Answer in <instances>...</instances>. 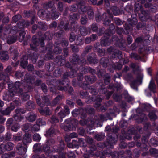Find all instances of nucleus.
I'll return each mask as SVG.
<instances>
[{
  "label": "nucleus",
  "mask_w": 158,
  "mask_h": 158,
  "mask_svg": "<svg viewBox=\"0 0 158 158\" xmlns=\"http://www.w3.org/2000/svg\"><path fill=\"white\" fill-rule=\"evenodd\" d=\"M130 67L133 69L134 73L137 74L136 79L132 81L130 83L131 87L134 89L137 90V85L142 84L143 77V74L140 73L141 69L140 67L137 64L131 63L130 64Z\"/></svg>",
  "instance_id": "f257e3e1"
},
{
  "label": "nucleus",
  "mask_w": 158,
  "mask_h": 158,
  "mask_svg": "<svg viewBox=\"0 0 158 158\" xmlns=\"http://www.w3.org/2000/svg\"><path fill=\"white\" fill-rule=\"evenodd\" d=\"M32 43L33 44H30V46L31 48V59L33 62H35L36 59L38 58V55L36 52L37 49L36 46L40 44L41 47H43L44 45V40L43 37H41L40 39H37L35 36L32 38Z\"/></svg>",
  "instance_id": "f03ea898"
},
{
  "label": "nucleus",
  "mask_w": 158,
  "mask_h": 158,
  "mask_svg": "<svg viewBox=\"0 0 158 158\" xmlns=\"http://www.w3.org/2000/svg\"><path fill=\"white\" fill-rule=\"evenodd\" d=\"M69 75L68 73H65L63 75V80H57L55 81V86L59 90L66 91L67 88L66 86H63L64 85V82L65 79H67Z\"/></svg>",
  "instance_id": "7ed1b4c3"
},
{
  "label": "nucleus",
  "mask_w": 158,
  "mask_h": 158,
  "mask_svg": "<svg viewBox=\"0 0 158 158\" xmlns=\"http://www.w3.org/2000/svg\"><path fill=\"white\" fill-rule=\"evenodd\" d=\"M70 60L71 63L74 64V66L77 64H85L87 63L85 59L81 58H80L79 56L76 54H73L72 56L70 58Z\"/></svg>",
  "instance_id": "20e7f679"
},
{
  "label": "nucleus",
  "mask_w": 158,
  "mask_h": 158,
  "mask_svg": "<svg viewBox=\"0 0 158 158\" xmlns=\"http://www.w3.org/2000/svg\"><path fill=\"white\" fill-rule=\"evenodd\" d=\"M33 149L35 152L37 154L33 155L32 158H43L44 157H46L44 156V152L41 151V146L40 144H35L33 146Z\"/></svg>",
  "instance_id": "39448f33"
},
{
  "label": "nucleus",
  "mask_w": 158,
  "mask_h": 158,
  "mask_svg": "<svg viewBox=\"0 0 158 158\" xmlns=\"http://www.w3.org/2000/svg\"><path fill=\"white\" fill-rule=\"evenodd\" d=\"M123 152L121 151L118 152H107V150H104L103 152V154L104 157H109L111 156L112 157H123Z\"/></svg>",
  "instance_id": "423d86ee"
},
{
  "label": "nucleus",
  "mask_w": 158,
  "mask_h": 158,
  "mask_svg": "<svg viewBox=\"0 0 158 158\" xmlns=\"http://www.w3.org/2000/svg\"><path fill=\"white\" fill-rule=\"evenodd\" d=\"M116 137H113L111 135L108 134L107 138V143L108 144H106V146L111 148H113V146L116 144L118 139L116 135Z\"/></svg>",
  "instance_id": "0eeeda50"
},
{
  "label": "nucleus",
  "mask_w": 158,
  "mask_h": 158,
  "mask_svg": "<svg viewBox=\"0 0 158 158\" xmlns=\"http://www.w3.org/2000/svg\"><path fill=\"white\" fill-rule=\"evenodd\" d=\"M118 39V38L115 35L113 36L112 40L109 38L103 37L101 39V43L102 45L106 46L110 45L112 41H117Z\"/></svg>",
  "instance_id": "6e6552de"
},
{
  "label": "nucleus",
  "mask_w": 158,
  "mask_h": 158,
  "mask_svg": "<svg viewBox=\"0 0 158 158\" xmlns=\"http://www.w3.org/2000/svg\"><path fill=\"white\" fill-rule=\"evenodd\" d=\"M113 17V15L111 14L103 13L102 16V20L104 22L103 24L106 26L109 25Z\"/></svg>",
  "instance_id": "1a4fd4ad"
},
{
  "label": "nucleus",
  "mask_w": 158,
  "mask_h": 158,
  "mask_svg": "<svg viewBox=\"0 0 158 158\" xmlns=\"http://www.w3.org/2000/svg\"><path fill=\"white\" fill-rule=\"evenodd\" d=\"M87 59L90 64H95L98 61L96 55L94 53H92L89 55L87 56Z\"/></svg>",
  "instance_id": "9d476101"
},
{
  "label": "nucleus",
  "mask_w": 158,
  "mask_h": 158,
  "mask_svg": "<svg viewBox=\"0 0 158 158\" xmlns=\"http://www.w3.org/2000/svg\"><path fill=\"white\" fill-rule=\"evenodd\" d=\"M16 148L18 151L17 152L19 155H22L26 153L27 148V146H23L21 144L19 143Z\"/></svg>",
  "instance_id": "9b49d317"
},
{
  "label": "nucleus",
  "mask_w": 158,
  "mask_h": 158,
  "mask_svg": "<svg viewBox=\"0 0 158 158\" xmlns=\"http://www.w3.org/2000/svg\"><path fill=\"white\" fill-rule=\"evenodd\" d=\"M87 112L86 109H84L83 108L81 109L80 110L78 109L74 110L72 112V114L74 117H77L78 115L81 114V115L83 117L85 116V114Z\"/></svg>",
  "instance_id": "f8f14e48"
},
{
  "label": "nucleus",
  "mask_w": 158,
  "mask_h": 158,
  "mask_svg": "<svg viewBox=\"0 0 158 158\" xmlns=\"http://www.w3.org/2000/svg\"><path fill=\"white\" fill-rule=\"evenodd\" d=\"M135 9L136 11L140 10L141 13L143 16H142V17H144L146 18H148L149 17L148 12V11L144 10H143L142 7L140 5L136 4L135 6Z\"/></svg>",
  "instance_id": "ddd939ff"
},
{
  "label": "nucleus",
  "mask_w": 158,
  "mask_h": 158,
  "mask_svg": "<svg viewBox=\"0 0 158 158\" xmlns=\"http://www.w3.org/2000/svg\"><path fill=\"white\" fill-rule=\"evenodd\" d=\"M37 115L32 112L29 113L26 116V119L29 122H33L37 118Z\"/></svg>",
  "instance_id": "4468645a"
},
{
  "label": "nucleus",
  "mask_w": 158,
  "mask_h": 158,
  "mask_svg": "<svg viewBox=\"0 0 158 158\" xmlns=\"http://www.w3.org/2000/svg\"><path fill=\"white\" fill-rule=\"evenodd\" d=\"M52 46L48 45L46 47L47 50H48V52L45 56L46 59L50 60L53 58V52Z\"/></svg>",
  "instance_id": "2eb2a0df"
},
{
  "label": "nucleus",
  "mask_w": 158,
  "mask_h": 158,
  "mask_svg": "<svg viewBox=\"0 0 158 158\" xmlns=\"http://www.w3.org/2000/svg\"><path fill=\"white\" fill-rule=\"evenodd\" d=\"M15 108V107L14 106H11L7 107L5 110H2L1 108L0 111L2 115H8Z\"/></svg>",
  "instance_id": "dca6fc26"
},
{
  "label": "nucleus",
  "mask_w": 158,
  "mask_h": 158,
  "mask_svg": "<svg viewBox=\"0 0 158 158\" xmlns=\"http://www.w3.org/2000/svg\"><path fill=\"white\" fill-rule=\"evenodd\" d=\"M0 59L3 62L8 60L9 59L8 52L7 51H2L0 52Z\"/></svg>",
  "instance_id": "f3484780"
},
{
  "label": "nucleus",
  "mask_w": 158,
  "mask_h": 158,
  "mask_svg": "<svg viewBox=\"0 0 158 158\" xmlns=\"http://www.w3.org/2000/svg\"><path fill=\"white\" fill-rule=\"evenodd\" d=\"M81 69H79L80 73L78 74L77 79L79 81H81L83 79V74H85L87 73L86 70H85L86 68L83 66H81Z\"/></svg>",
  "instance_id": "a211bd4d"
},
{
  "label": "nucleus",
  "mask_w": 158,
  "mask_h": 158,
  "mask_svg": "<svg viewBox=\"0 0 158 158\" xmlns=\"http://www.w3.org/2000/svg\"><path fill=\"white\" fill-rule=\"evenodd\" d=\"M43 151L42 152H43L45 153L44 156H46V157H44L43 158H46L47 157L51 156V153H50V147L48 145L47 143L44 145L43 147Z\"/></svg>",
  "instance_id": "6ab92c4d"
},
{
  "label": "nucleus",
  "mask_w": 158,
  "mask_h": 158,
  "mask_svg": "<svg viewBox=\"0 0 158 158\" xmlns=\"http://www.w3.org/2000/svg\"><path fill=\"white\" fill-rule=\"evenodd\" d=\"M31 136L28 134H25L23 136V144L27 146L28 143H30L31 142Z\"/></svg>",
  "instance_id": "aec40b11"
},
{
  "label": "nucleus",
  "mask_w": 158,
  "mask_h": 158,
  "mask_svg": "<svg viewBox=\"0 0 158 158\" xmlns=\"http://www.w3.org/2000/svg\"><path fill=\"white\" fill-rule=\"evenodd\" d=\"M55 61L57 63V65L59 66L63 65L65 62L64 58H63L61 56H57L56 59Z\"/></svg>",
  "instance_id": "412c9836"
},
{
  "label": "nucleus",
  "mask_w": 158,
  "mask_h": 158,
  "mask_svg": "<svg viewBox=\"0 0 158 158\" xmlns=\"http://www.w3.org/2000/svg\"><path fill=\"white\" fill-rule=\"evenodd\" d=\"M35 104L32 101H29L27 102L26 105V108L27 110H33L35 109Z\"/></svg>",
  "instance_id": "4be33fe9"
},
{
  "label": "nucleus",
  "mask_w": 158,
  "mask_h": 158,
  "mask_svg": "<svg viewBox=\"0 0 158 158\" xmlns=\"http://www.w3.org/2000/svg\"><path fill=\"white\" fill-rule=\"evenodd\" d=\"M99 45V43H97L95 44L94 47L95 50L97 52L98 55L100 56H104L105 55V50L104 49L98 48V46Z\"/></svg>",
  "instance_id": "5701e85b"
},
{
  "label": "nucleus",
  "mask_w": 158,
  "mask_h": 158,
  "mask_svg": "<svg viewBox=\"0 0 158 158\" xmlns=\"http://www.w3.org/2000/svg\"><path fill=\"white\" fill-rule=\"evenodd\" d=\"M8 85L10 95L11 97H13L16 94V91H14V85L13 83H9L8 84Z\"/></svg>",
  "instance_id": "b1692460"
},
{
  "label": "nucleus",
  "mask_w": 158,
  "mask_h": 158,
  "mask_svg": "<svg viewBox=\"0 0 158 158\" xmlns=\"http://www.w3.org/2000/svg\"><path fill=\"white\" fill-rule=\"evenodd\" d=\"M158 115V112L156 110H154L149 112L148 116L150 119L154 120L157 118Z\"/></svg>",
  "instance_id": "393cba45"
},
{
  "label": "nucleus",
  "mask_w": 158,
  "mask_h": 158,
  "mask_svg": "<svg viewBox=\"0 0 158 158\" xmlns=\"http://www.w3.org/2000/svg\"><path fill=\"white\" fill-rule=\"evenodd\" d=\"M21 84L19 81L16 82L14 84V91H16V94L18 92L21 93L23 91L22 89L20 88Z\"/></svg>",
  "instance_id": "a878e982"
},
{
  "label": "nucleus",
  "mask_w": 158,
  "mask_h": 158,
  "mask_svg": "<svg viewBox=\"0 0 158 158\" xmlns=\"http://www.w3.org/2000/svg\"><path fill=\"white\" fill-rule=\"evenodd\" d=\"M27 57L25 55H23V57L21 58L20 65L23 68H25L28 64L27 61Z\"/></svg>",
  "instance_id": "bb28decb"
},
{
  "label": "nucleus",
  "mask_w": 158,
  "mask_h": 158,
  "mask_svg": "<svg viewBox=\"0 0 158 158\" xmlns=\"http://www.w3.org/2000/svg\"><path fill=\"white\" fill-rule=\"evenodd\" d=\"M29 22L27 21H23L19 22L17 23L18 27L20 29L24 27H26L29 25Z\"/></svg>",
  "instance_id": "cd10ccee"
},
{
  "label": "nucleus",
  "mask_w": 158,
  "mask_h": 158,
  "mask_svg": "<svg viewBox=\"0 0 158 158\" xmlns=\"http://www.w3.org/2000/svg\"><path fill=\"white\" fill-rule=\"evenodd\" d=\"M15 152L14 151L9 152L8 153H5L2 155V158H10L14 157L15 156Z\"/></svg>",
  "instance_id": "c85d7f7f"
},
{
  "label": "nucleus",
  "mask_w": 158,
  "mask_h": 158,
  "mask_svg": "<svg viewBox=\"0 0 158 158\" xmlns=\"http://www.w3.org/2000/svg\"><path fill=\"white\" fill-rule=\"evenodd\" d=\"M80 27L77 22L75 21L73 22L71 25V30L72 31L76 32L77 30Z\"/></svg>",
  "instance_id": "c756f323"
},
{
  "label": "nucleus",
  "mask_w": 158,
  "mask_h": 158,
  "mask_svg": "<svg viewBox=\"0 0 158 158\" xmlns=\"http://www.w3.org/2000/svg\"><path fill=\"white\" fill-rule=\"evenodd\" d=\"M79 31L81 35L83 36H85L88 34V30L85 27L82 26H80Z\"/></svg>",
  "instance_id": "7c9ffc66"
},
{
  "label": "nucleus",
  "mask_w": 158,
  "mask_h": 158,
  "mask_svg": "<svg viewBox=\"0 0 158 158\" xmlns=\"http://www.w3.org/2000/svg\"><path fill=\"white\" fill-rule=\"evenodd\" d=\"M55 47L54 49V52L56 54L60 53H61L62 50L61 48V46L59 43H55Z\"/></svg>",
  "instance_id": "2f4dec72"
},
{
  "label": "nucleus",
  "mask_w": 158,
  "mask_h": 158,
  "mask_svg": "<svg viewBox=\"0 0 158 158\" xmlns=\"http://www.w3.org/2000/svg\"><path fill=\"white\" fill-rule=\"evenodd\" d=\"M102 98L100 96H97L95 99L96 102L94 104V107L96 108L98 107L101 105L100 103L102 101Z\"/></svg>",
  "instance_id": "473e14b6"
},
{
  "label": "nucleus",
  "mask_w": 158,
  "mask_h": 158,
  "mask_svg": "<svg viewBox=\"0 0 158 158\" xmlns=\"http://www.w3.org/2000/svg\"><path fill=\"white\" fill-rule=\"evenodd\" d=\"M137 23V20L136 18H133L132 19H128L127 21V23L131 27H133L136 25Z\"/></svg>",
  "instance_id": "72a5a7b5"
},
{
  "label": "nucleus",
  "mask_w": 158,
  "mask_h": 158,
  "mask_svg": "<svg viewBox=\"0 0 158 158\" xmlns=\"http://www.w3.org/2000/svg\"><path fill=\"white\" fill-rule=\"evenodd\" d=\"M56 134V131L54 128L51 127L46 132V136L49 137Z\"/></svg>",
  "instance_id": "f704fd0d"
},
{
  "label": "nucleus",
  "mask_w": 158,
  "mask_h": 158,
  "mask_svg": "<svg viewBox=\"0 0 158 158\" xmlns=\"http://www.w3.org/2000/svg\"><path fill=\"white\" fill-rule=\"evenodd\" d=\"M52 13L51 15V18L53 19H57L59 17V14L58 12H57L55 9H52L51 10Z\"/></svg>",
  "instance_id": "c9c22d12"
},
{
  "label": "nucleus",
  "mask_w": 158,
  "mask_h": 158,
  "mask_svg": "<svg viewBox=\"0 0 158 158\" xmlns=\"http://www.w3.org/2000/svg\"><path fill=\"white\" fill-rule=\"evenodd\" d=\"M108 62V59L105 57L101 58L100 60V63L102 66L104 68H106L107 63Z\"/></svg>",
  "instance_id": "e433bc0d"
},
{
  "label": "nucleus",
  "mask_w": 158,
  "mask_h": 158,
  "mask_svg": "<svg viewBox=\"0 0 158 158\" xmlns=\"http://www.w3.org/2000/svg\"><path fill=\"white\" fill-rule=\"evenodd\" d=\"M10 53L13 55L14 57L13 58L14 60H15L16 57L18 56V54L16 50L14 49L12 47L10 48Z\"/></svg>",
  "instance_id": "4c0bfd02"
},
{
  "label": "nucleus",
  "mask_w": 158,
  "mask_h": 158,
  "mask_svg": "<svg viewBox=\"0 0 158 158\" xmlns=\"http://www.w3.org/2000/svg\"><path fill=\"white\" fill-rule=\"evenodd\" d=\"M4 144L6 150L9 151L13 149L14 145L11 142H9Z\"/></svg>",
  "instance_id": "58836bf2"
},
{
  "label": "nucleus",
  "mask_w": 158,
  "mask_h": 158,
  "mask_svg": "<svg viewBox=\"0 0 158 158\" xmlns=\"http://www.w3.org/2000/svg\"><path fill=\"white\" fill-rule=\"evenodd\" d=\"M87 14L89 19H91L94 17V14L92 9L90 7H89Z\"/></svg>",
  "instance_id": "ea45409f"
},
{
  "label": "nucleus",
  "mask_w": 158,
  "mask_h": 158,
  "mask_svg": "<svg viewBox=\"0 0 158 158\" xmlns=\"http://www.w3.org/2000/svg\"><path fill=\"white\" fill-rule=\"evenodd\" d=\"M65 23L64 22H61L60 23V24L63 25H64V29L66 31H68L69 30L70 28L69 27V23L68 20L66 21V19L65 20Z\"/></svg>",
  "instance_id": "a19ab883"
},
{
  "label": "nucleus",
  "mask_w": 158,
  "mask_h": 158,
  "mask_svg": "<svg viewBox=\"0 0 158 158\" xmlns=\"http://www.w3.org/2000/svg\"><path fill=\"white\" fill-rule=\"evenodd\" d=\"M63 98V97L61 95H58L57 96L52 102V104L53 105H55L58 103H59L60 100Z\"/></svg>",
  "instance_id": "79ce46f5"
},
{
  "label": "nucleus",
  "mask_w": 158,
  "mask_h": 158,
  "mask_svg": "<svg viewBox=\"0 0 158 158\" xmlns=\"http://www.w3.org/2000/svg\"><path fill=\"white\" fill-rule=\"evenodd\" d=\"M148 88L150 90L154 92V90L156 89V86L152 79L151 81L150 82Z\"/></svg>",
  "instance_id": "37998d69"
},
{
  "label": "nucleus",
  "mask_w": 158,
  "mask_h": 158,
  "mask_svg": "<svg viewBox=\"0 0 158 158\" xmlns=\"http://www.w3.org/2000/svg\"><path fill=\"white\" fill-rule=\"evenodd\" d=\"M54 5L53 2L50 1L48 3H44L43 4V7L46 9L51 8Z\"/></svg>",
  "instance_id": "c03bdc74"
},
{
  "label": "nucleus",
  "mask_w": 158,
  "mask_h": 158,
  "mask_svg": "<svg viewBox=\"0 0 158 158\" xmlns=\"http://www.w3.org/2000/svg\"><path fill=\"white\" fill-rule=\"evenodd\" d=\"M98 92L100 94H104L107 91V89L105 87V85L103 84H102L100 85V87L98 89Z\"/></svg>",
  "instance_id": "a18cd8bd"
},
{
  "label": "nucleus",
  "mask_w": 158,
  "mask_h": 158,
  "mask_svg": "<svg viewBox=\"0 0 158 158\" xmlns=\"http://www.w3.org/2000/svg\"><path fill=\"white\" fill-rule=\"evenodd\" d=\"M17 39V37L15 36H12L9 37L7 40V43L9 44H11L15 43Z\"/></svg>",
  "instance_id": "49530a36"
},
{
  "label": "nucleus",
  "mask_w": 158,
  "mask_h": 158,
  "mask_svg": "<svg viewBox=\"0 0 158 158\" xmlns=\"http://www.w3.org/2000/svg\"><path fill=\"white\" fill-rule=\"evenodd\" d=\"M75 43L77 45H81L83 44V41L81 36H78L75 40Z\"/></svg>",
  "instance_id": "de8ad7c7"
},
{
  "label": "nucleus",
  "mask_w": 158,
  "mask_h": 158,
  "mask_svg": "<svg viewBox=\"0 0 158 158\" xmlns=\"http://www.w3.org/2000/svg\"><path fill=\"white\" fill-rule=\"evenodd\" d=\"M111 11L114 15H117L120 13V11L119 9L117 7L114 6L112 7Z\"/></svg>",
  "instance_id": "09e8293b"
},
{
  "label": "nucleus",
  "mask_w": 158,
  "mask_h": 158,
  "mask_svg": "<svg viewBox=\"0 0 158 158\" xmlns=\"http://www.w3.org/2000/svg\"><path fill=\"white\" fill-rule=\"evenodd\" d=\"M13 117L16 121L18 122L21 121L24 119L23 116H21L20 114H17L16 113L14 115Z\"/></svg>",
  "instance_id": "8fccbe9b"
},
{
  "label": "nucleus",
  "mask_w": 158,
  "mask_h": 158,
  "mask_svg": "<svg viewBox=\"0 0 158 158\" xmlns=\"http://www.w3.org/2000/svg\"><path fill=\"white\" fill-rule=\"evenodd\" d=\"M124 27L125 30L126 31H124V34H128L129 32L131 31V28L132 27H131V26L128 24V23H127L125 24Z\"/></svg>",
  "instance_id": "3c124183"
},
{
  "label": "nucleus",
  "mask_w": 158,
  "mask_h": 158,
  "mask_svg": "<svg viewBox=\"0 0 158 158\" xmlns=\"http://www.w3.org/2000/svg\"><path fill=\"white\" fill-rule=\"evenodd\" d=\"M144 143L143 144H141V143L140 142H137L136 143V146L138 147H141L142 148V146L143 145V147L144 149L145 150H148V147L145 144V143H147L148 140L147 139H144Z\"/></svg>",
  "instance_id": "603ef678"
},
{
  "label": "nucleus",
  "mask_w": 158,
  "mask_h": 158,
  "mask_svg": "<svg viewBox=\"0 0 158 158\" xmlns=\"http://www.w3.org/2000/svg\"><path fill=\"white\" fill-rule=\"evenodd\" d=\"M62 72V71L60 68H57L54 71L53 75L56 77H59L61 75Z\"/></svg>",
  "instance_id": "864d4df0"
},
{
  "label": "nucleus",
  "mask_w": 158,
  "mask_h": 158,
  "mask_svg": "<svg viewBox=\"0 0 158 158\" xmlns=\"http://www.w3.org/2000/svg\"><path fill=\"white\" fill-rule=\"evenodd\" d=\"M78 6L77 5H73L69 6L68 7L66 8V9H68L70 11H76L77 10Z\"/></svg>",
  "instance_id": "5fc2aeb1"
},
{
  "label": "nucleus",
  "mask_w": 158,
  "mask_h": 158,
  "mask_svg": "<svg viewBox=\"0 0 158 158\" xmlns=\"http://www.w3.org/2000/svg\"><path fill=\"white\" fill-rule=\"evenodd\" d=\"M110 77L108 74H107L104 76V80L105 84L108 85L110 81Z\"/></svg>",
  "instance_id": "6e6d98bb"
},
{
  "label": "nucleus",
  "mask_w": 158,
  "mask_h": 158,
  "mask_svg": "<svg viewBox=\"0 0 158 158\" xmlns=\"http://www.w3.org/2000/svg\"><path fill=\"white\" fill-rule=\"evenodd\" d=\"M93 47L91 45H88L86 46L84 48L83 53L84 54H88L92 50Z\"/></svg>",
  "instance_id": "4d7b16f0"
},
{
  "label": "nucleus",
  "mask_w": 158,
  "mask_h": 158,
  "mask_svg": "<svg viewBox=\"0 0 158 158\" xmlns=\"http://www.w3.org/2000/svg\"><path fill=\"white\" fill-rule=\"evenodd\" d=\"M66 157L65 154H64L63 152H60L59 154V156L57 155H53L51 157V158H65Z\"/></svg>",
  "instance_id": "13d9d810"
},
{
  "label": "nucleus",
  "mask_w": 158,
  "mask_h": 158,
  "mask_svg": "<svg viewBox=\"0 0 158 158\" xmlns=\"http://www.w3.org/2000/svg\"><path fill=\"white\" fill-rule=\"evenodd\" d=\"M130 56L131 58L134 59L136 60H139L141 58V57L137 54L135 53H132L130 54Z\"/></svg>",
  "instance_id": "bf43d9fd"
},
{
  "label": "nucleus",
  "mask_w": 158,
  "mask_h": 158,
  "mask_svg": "<svg viewBox=\"0 0 158 158\" xmlns=\"http://www.w3.org/2000/svg\"><path fill=\"white\" fill-rule=\"evenodd\" d=\"M123 96H124V98L128 102H130L133 100V98L129 96L127 93H125L122 94Z\"/></svg>",
  "instance_id": "052dcab7"
},
{
  "label": "nucleus",
  "mask_w": 158,
  "mask_h": 158,
  "mask_svg": "<svg viewBox=\"0 0 158 158\" xmlns=\"http://www.w3.org/2000/svg\"><path fill=\"white\" fill-rule=\"evenodd\" d=\"M59 44L60 46L63 47L67 46L68 45V42L65 39L63 38L61 40L60 43Z\"/></svg>",
  "instance_id": "680f3d73"
},
{
  "label": "nucleus",
  "mask_w": 158,
  "mask_h": 158,
  "mask_svg": "<svg viewBox=\"0 0 158 158\" xmlns=\"http://www.w3.org/2000/svg\"><path fill=\"white\" fill-rule=\"evenodd\" d=\"M12 68L11 66H8L7 68L4 70V73L5 75H10L11 73Z\"/></svg>",
  "instance_id": "e2e57ef3"
},
{
  "label": "nucleus",
  "mask_w": 158,
  "mask_h": 158,
  "mask_svg": "<svg viewBox=\"0 0 158 158\" xmlns=\"http://www.w3.org/2000/svg\"><path fill=\"white\" fill-rule=\"evenodd\" d=\"M80 95L82 98H88V94L87 91H81L80 93Z\"/></svg>",
  "instance_id": "0e129e2a"
},
{
  "label": "nucleus",
  "mask_w": 158,
  "mask_h": 158,
  "mask_svg": "<svg viewBox=\"0 0 158 158\" xmlns=\"http://www.w3.org/2000/svg\"><path fill=\"white\" fill-rule=\"evenodd\" d=\"M87 18L86 15H83L81 16L80 19L81 24L82 25H85L86 24L87 22Z\"/></svg>",
  "instance_id": "69168bd1"
},
{
  "label": "nucleus",
  "mask_w": 158,
  "mask_h": 158,
  "mask_svg": "<svg viewBox=\"0 0 158 158\" xmlns=\"http://www.w3.org/2000/svg\"><path fill=\"white\" fill-rule=\"evenodd\" d=\"M38 28L39 29L46 30L47 28L46 25L43 22H39L38 24Z\"/></svg>",
  "instance_id": "338daca9"
},
{
  "label": "nucleus",
  "mask_w": 158,
  "mask_h": 158,
  "mask_svg": "<svg viewBox=\"0 0 158 158\" xmlns=\"http://www.w3.org/2000/svg\"><path fill=\"white\" fill-rule=\"evenodd\" d=\"M51 120L52 124L57 123L59 121L58 119L55 115L52 116L51 118Z\"/></svg>",
  "instance_id": "774afa93"
}]
</instances>
